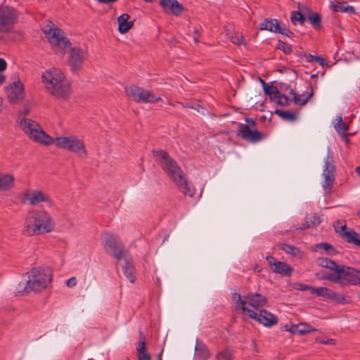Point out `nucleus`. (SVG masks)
<instances>
[{"label":"nucleus","mask_w":360,"mask_h":360,"mask_svg":"<svg viewBox=\"0 0 360 360\" xmlns=\"http://www.w3.org/2000/svg\"><path fill=\"white\" fill-rule=\"evenodd\" d=\"M153 156L155 162L176 184L179 189L185 195L192 198L195 189L186 180V175L176 162L163 150H153Z\"/></svg>","instance_id":"f257e3e1"},{"label":"nucleus","mask_w":360,"mask_h":360,"mask_svg":"<svg viewBox=\"0 0 360 360\" xmlns=\"http://www.w3.org/2000/svg\"><path fill=\"white\" fill-rule=\"evenodd\" d=\"M53 218L45 210H33L25 217L22 233L26 236H34L53 231L55 229Z\"/></svg>","instance_id":"f03ea898"},{"label":"nucleus","mask_w":360,"mask_h":360,"mask_svg":"<svg viewBox=\"0 0 360 360\" xmlns=\"http://www.w3.org/2000/svg\"><path fill=\"white\" fill-rule=\"evenodd\" d=\"M41 79L46 90L56 99L63 102L69 100L72 92L71 84L61 70H46Z\"/></svg>","instance_id":"7ed1b4c3"},{"label":"nucleus","mask_w":360,"mask_h":360,"mask_svg":"<svg viewBox=\"0 0 360 360\" xmlns=\"http://www.w3.org/2000/svg\"><path fill=\"white\" fill-rule=\"evenodd\" d=\"M26 274L28 288L32 292L44 290L52 280V270L48 266L33 267Z\"/></svg>","instance_id":"20e7f679"},{"label":"nucleus","mask_w":360,"mask_h":360,"mask_svg":"<svg viewBox=\"0 0 360 360\" xmlns=\"http://www.w3.org/2000/svg\"><path fill=\"white\" fill-rule=\"evenodd\" d=\"M232 299L236 304V309H241L246 316H248V311H252L248 306L255 310H258L267 304L266 297L257 292H250L243 297L240 293L235 292L232 295Z\"/></svg>","instance_id":"39448f33"},{"label":"nucleus","mask_w":360,"mask_h":360,"mask_svg":"<svg viewBox=\"0 0 360 360\" xmlns=\"http://www.w3.org/2000/svg\"><path fill=\"white\" fill-rule=\"evenodd\" d=\"M20 126L32 141L45 146L53 143V139L47 134L36 121L29 118H22L20 120Z\"/></svg>","instance_id":"423d86ee"},{"label":"nucleus","mask_w":360,"mask_h":360,"mask_svg":"<svg viewBox=\"0 0 360 360\" xmlns=\"http://www.w3.org/2000/svg\"><path fill=\"white\" fill-rule=\"evenodd\" d=\"M42 31L56 51L64 52L70 46V41L65 36L63 31L56 27L52 22H48L42 27Z\"/></svg>","instance_id":"0eeeda50"},{"label":"nucleus","mask_w":360,"mask_h":360,"mask_svg":"<svg viewBox=\"0 0 360 360\" xmlns=\"http://www.w3.org/2000/svg\"><path fill=\"white\" fill-rule=\"evenodd\" d=\"M53 143L57 147L70 151L79 158H86L88 156L84 141L77 136H59L53 139Z\"/></svg>","instance_id":"6e6552de"},{"label":"nucleus","mask_w":360,"mask_h":360,"mask_svg":"<svg viewBox=\"0 0 360 360\" xmlns=\"http://www.w3.org/2000/svg\"><path fill=\"white\" fill-rule=\"evenodd\" d=\"M336 167L334 164V155L330 148H328L327 156L324 160V167L322 176L323 180L321 186L326 195H330L333 193V188L335 181Z\"/></svg>","instance_id":"1a4fd4ad"},{"label":"nucleus","mask_w":360,"mask_h":360,"mask_svg":"<svg viewBox=\"0 0 360 360\" xmlns=\"http://www.w3.org/2000/svg\"><path fill=\"white\" fill-rule=\"evenodd\" d=\"M102 243L105 251L118 262L126 257L128 251L117 236L105 233L102 235Z\"/></svg>","instance_id":"9d476101"},{"label":"nucleus","mask_w":360,"mask_h":360,"mask_svg":"<svg viewBox=\"0 0 360 360\" xmlns=\"http://www.w3.org/2000/svg\"><path fill=\"white\" fill-rule=\"evenodd\" d=\"M245 124H240L237 136L250 143H258L262 141L265 135L256 129V122L252 118H246Z\"/></svg>","instance_id":"9b49d317"},{"label":"nucleus","mask_w":360,"mask_h":360,"mask_svg":"<svg viewBox=\"0 0 360 360\" xmlns=\"http://www.w3.org/2000/svg\"><path fill=\"white\" fill-rule=\"evenodd\" d=\"M126 95L136 103H155L161 101L160 96L156 97L151 91L135 85L125 88Z\"/></svg>","instance_id":"f8f14e48"},{"label":"nucleus","mask_w":360,"mask_h":360,"mask_svg":"<svg viewBox=\"0 0 360 360\" xmlns=\"http://www.w3.org/2000/svg\"><path fill=\"white\" fill-rule=\"evenodd\" d=\"M18 19L16 10L8 6L0 7V33L11 32Z\"/></svg>","instance_id":"ddd939ff"},{"label":"nucleus","mask_w":360,"mask_h":360,"mask_svg":"<svg viewBox=\"0 0 360 360\" xmlns=\"http://www.w3.org/2000/svg\"><path fill=\"white\" fill-rule=\"evenodd\" d=\"M22 201L27 202L31 206H37L41 202H46L48 205H53V200L45 192L37 189H28L20 193Z\"/></svg>","instance_id":"4468645a"},{"label":"nucleus","mask_w":360,"mask_h":360,"mask_svg":"<svg viewBox=\"0 0 360 360\" xmlns=\"http://www.w3.org/2000/svg\"><path fill=\"white\" fill-rule=\"evenodd\" d=\"M87 58V53L80 47L71 48L68 52V63L73 72L77 73Z\"/></svg>","instance_id":"2eb2a0df"},{"label":"nucleus","mask_w":360,"mask_h":360,"mask_svg":"<svg viewBox=\"0 0 360 360\" xmlns=\"http://www.w3.org/2000/svg\"><path fill=\"white\" fill-rule=\"evenodd\" d=\"M340 280L339 285L341 286L353 285L360 286V271L350 267L342 265L340 269Z\"/></svg>","instance_id":"dca6fc26"},{"label":"nucleus","mask_w":360,"mask_h":360,"mask_svg":"<svg viewBox=\"0 0 360 360\" xmlns=\"http://www.w3.org/2000/svg\"><path fill=\"white\" fill-rule=\"evenodd\" d=\"M248 316L257 321L265 327H271L277 324V316L266 309H261L259 313L255 311H248Z\"/></svg>","instance_id":"f3484780"},{"label":"nucleus","mask_w":360,"mask_h":360,"mask_svg":"<svg viewBox=\"0 0 360 360\" xmlns=\"http://www.w3.org/2000/svg\"><path fill=\"white\" fill-rule=\"evenodd\" d=\"M6 92L9 102L12 103L20 102L25 96L24 86L19 79L13 81L6 86Z\"/></svg>","instance_id":"a211bd4d"},{"label":"nucleus","mask_w":360,"mask_h":360,"mask_svg":"<svg viewBox=\"0 0 360 360\" xmlns=\"http://www.w3.org/2000/svg\"><path fill=\"white\" fill-rule=\"evenodd\" d=\"M311 293L317 296L326 297L340 304H347L349 302L347 297L340 293L335 292L326 287L315 288L312 286Z\"/></svg>","instance_id":"6ab92c4d"},{"label":"nucleus","mask_w":360,"mask_h":360,"mask_svg":"<svg viewBox=\"0 0 360 360\" xmlns=\"http://www.w3.org/2000/svg\"><path fill=\"white\" fill-rule=\"evenodd\" d=\"M160 4L165 12H171L175 15H178L183 10L177 0H161Z\"/></svg>","instance_id":"aec40b11"},{"label":"nucleus","mask_w":360,"mask_h":360,"mask_svg":"<svg viewBox=\"0 0 360 360\" xmlns=\"http://www.w3.org/2000/svg\"><path fill=\"white\" fill-rule=\"evenodd\" d=\"M130 15L123 13L117 18L118 30L120 33H127L134 25V21H129Z\"/></svg>","instance_id":"412c9836"},{"label":"nucleus","mask_w":360,"mask_h":360,"mask_svg":"<svg viewBox=\"0 0 360 360\" xmlns=\"http://www.w3.org/2000/svg\"><path fill=\"white\" fill-rule=\"evenodd\" d=\"M195 356L200 360H207L210 357V352L207 346L201 341L197 340L195 347Z\"/></svg>","instance_id":"4be33fe9"},{"label":"nucleus","mask_w":360,"mask_h":360,"mask_svg":"<svg viewBox=\"0 0 360 360\" xmlns=\"http://www.w3.org/2000/svg\"><path fill=\"white\" fill-rule=\"evenodd\" d=\"M309 11L307 20L312 27L317 30L321 27V16L316 12L311 11L308 7L302 6V11Z\"/></svg>","instance_id":"5701e85b"},{"label":"nucleus","mask_w":360,"mask_h":360,"mask_svg":"<svg viewBox=\"0 0 360 360\" xmlns=\"http://www.w3.org/2000/svg\"><path fill=\"white\" fill-rule=\"evenodd\" d=\"M280 25L279 21L276 19H265L259 24V29L276 33L277 31H279Z\"/></svg>","instance_id":"b1692460"},{"label":"nucleus","mask_w":360,"mask_h":360,"mask_svg":"<svg viewBox=\"0 0 360 360\" xmlns=\"http://www.w3.org/2000/svg\"><path fill=\"white\" fill-rule=\"evenodd\" d=\"M15 178L12 174L0 173V191H9L14 186Z\"/></svg>","instance_id":"393cba45"},{"label":"nucleus","mask_w":360,"mask_h":360,"mask_svg":"<svg viewBox=\"0 0 360 360\" xmlns=\"http://www.w3.org/2000/svg\"><path fill=\"white\" fill-rule=\"evenodd\" d=\"M224 30L227 37L233 44L236 45H245V43L244 42L243 40V37L240 32H236L235 30H232L230 27H228L227 26L224 27Z\"/></svg>","instance_id":"a878e982"},{"label":"nucleus","mask_w":360,"mask_h":360,"mask_svg":"<svg viewBox=\"0 0 360 360\" xmlns=\"http://www.w3.org/2000/svg\"><path fill=\"white\" fill-rule=\"evenodd\" d=\"M124 259V262L122 266L124 274L131 283H134L136 278L134 266L128 259Z\"/></svg>","instance_id":"bb28decb"},{"label":"nucleus","mask_w":360,"mask_h":360,"mask_svg":"<svg viewBox=\"0 0 360 360\" xmlns=\"http://www.w3.org/2000/svg\"><path fill=\"white\" fill-rule=\"evenodd\" d=\"M336 121L337 122L334 124L335 130L341 136L346 138L348 135L347 131L349 130V127L343 122L341 115L336 117Z\"/></svg>","instance_id":"cd10ccee"},{"label":"nucleus","mask_w":360,"mask_h":360,"mask_svg":"<svg viewBox=\"0 0 360 360\" xmlns=\"http://www.w3.org/2000/svg\"><path fill=\"white\" fill-rule=\"evenodd\" d=\"M340 269H337L336 271H332L331 272H322L319 274V278L323 280H328L333 283H338L340 280Z\"/></svg>","instance_id":"c85d7f7f"},{"label":"nucleus","mask_w":360,"mask_h":360,"mask_svg":"<svg viewBox=\"0 0 360 360\" xmlns=\"http://www.w3.org/2000/svg\"><path fill=\"white\" fill-rule=\"evenodd\" d=\"M272 271L277 274L288 276L291 274L292 269L288 264L283 262H278L272 269Z\"/></svg>","instance_id":"c756f323"},{"label":"nucleus","mask_w":360,"mask_h":360,"mask_svg":"<svg viewBox=\"0 0 360 360\" xmlns=\"http://www.w3.org/2000/svg\"><path fill=\"white\" fill-rule=\"evenodd\" d=\"M291 330L293 333L304 335V334L309 333H311L313 331H316V329L313 328L309 324L301 323L297 326H294L292 328Z\"/></svg>","instance_id":"7c9ffc66"},{"label":"nucleus","mask_w":360,"mask_h":360,"mask_svg":"<svg viewBox=\"0 0 360 360\" xmlns=\"http://www.w3.org/2000/svg\"><path fill=\"white\" fill-rule=\"evenodd\" d=\"M333 10L335 12L340 11L348 14H354L356 13L354 7L352 6L347 5V3L345 1L338 2L335 5H333Z\"/></svg>","instance_id":"2f4dec72"},{"label":"nucleus","mask_w":360,"mask_h":360,"mask_svg":"<svg viewBox=\"0 0 360 360\" xmlns=\"http://www.w3.org/2000/svg\"><path fill=\"white\" fill-rule=\"evenodd\" d=\"M321 222V217L317 214H309L306 217L305 224L303 227H301L300 229H309L311 227L316 226L320 224Z\"/></svg>","instance_id":"473e14b6"},{"label":"nucleus","mask_w":360,"mask_h":360,"mask_svg":"<svg viewBox=\"0 0 360 360\" xmlns=\"http://www.w3.org/2000/svg\"><path fill=\"white\" fill-rule=\"evenodd\" d=\"M318 264L322 267L329 269L331 271H336L337 269H341L342 265L337 264L334 261L328 258H319Z\"/></svg>","instance_id":"72a5a7b5"},{"label":"nucleus","mask_w":360,"mask_h":360,"mask_svg":"<svg viewBox=\"0 0 360 360\" xmlns=\"http://www.w3.org/2000/svg\"><path fill=\"white\" fill-rule=\"evenodd\" d=\"M290 93L293 96L294 103L301 105H305L312 96V93L298 95L296 94L292 89L290 91Z\"/></svg>","instance_id":"f704fd0d"},{"label":"nucleus","mask_w":360,"mask_h":360,"mask_svg":"<svg viewBox=\"0 0 360 360\" xmlns=\"http://www.w3.org/2000/svg\"><path fill=\"white\" fill-rule=\"evenodd\" d=\"M348 243H354L358 246L360 245V239L358 238V233L354 230L345 231L342 234Z\"/></svg>","instance_id":"c9c22d12"},{"label":"nucleus","mask_w":360,"mask_h":360,"mask_svg":"<svg viewBox=\"0 0 360 360\" xmlns=\"http://www.w3.org/2000/svg\"><path fill=\"white\" fill-rule=\"evenodd\" d=\"M275 113L285 121L294 122L297 119V115L290 111L276 109Z\"/></svg>","instance_id":"e433bc0d"},{"label":"nucleus","mask_w":360,"mask_h":360,"mask_svg":"<svg viewBox=\"0 0 360 360\" xmlns=\"http://www.w3.org/2000/svg\"><path fill=\"white\" fill-rule=\"evenodd\" d=\"M299 8L302 10V7L299 6ZM302 12V11H295L291 12L290 19H291L292 22L294 25H296L297 21L300 22V23L301 25H303L304 23L306 18Z\"/></svg>","instance_id":"4c0bfd02"},{"label":"nucleus","mask_w":360,"mask_h":360,"mask_svg":"<svg viewBox=\"0 0 360 360\" xmlns=\"http://www.w3.org/2000/svg\"><path fill=\"white\" fill-rule=\"evenodd\" d=\"M264 91L270 96L271 100L276 101V96L279 94L278 88L274 85L264 84Z\"/></svg>","instance_id":"58836bf2"},{"label":"nucleus","mask_w":360,"mask_h":360,"mask_svg":"<svg viewBox=\"0 0 360 360\" xmlns=\"http://www.w3.org/2000/svg\"><path fill=\"white\" fill-rule=\"evenodd\" d=\"M30 292H32L31 289H29L27 281L26 283L20 282L15 287V292L16 295H27Z\"/></svg>","instance_id":"ea45409f"},{"label":"nucleus","mask_w":360,"mask_h":360,"mask_svg":"<svg viewBox=\"0 0 360 360\" xmlns=\"http://www.w3.org/2000/svg\"><path fill=\"white\" fill-rule=\"evenodd\" d=\"M305 56L307 58V60L309 63L316 62L319 63L322 67L328 65L326 60L321 56H312L311 54H307Z\"/></svg>","instance_id":"a19ab883"},{"label":"nucleus","mask_w":360,"mask_h":360,"mask_svg":"<svg viewBox=\"0 0 360 360\" xmlns=\"http://www.w3.org/2000/svg\"><path fill=\"white\" fill-rule=\"evenodd\" d=\"M233 352L229 349H226L217 353L216 358L217 360H231Z\"/></svg>","instance_id":"79ce46f5"},{"label":"nucleus","mask_w":360,"mask_h":360,"mask_svg":"<svg viewBox=\"0 0 360 360\" xmlns=\"http://www.w3.org/2000/svg\"><path fill=\"white\" fill-rule=\"evenodd\" d=\"M281 249L286 253L290 254L293 256H299L300 254V251L298 248L293 247L290 245L283 244Z\"/></svg>","instance_id":"37998d69"},{"label":"nucleus","mask_w":360,"mask_h":360,"mask_svg":"<svg viewBox=\"0 0 360 360\" xmlns=\"http://www.w3.org/2000/svg\"><path fill=\"white\" fill-rule=\"evenodd\" d=\"M137 352L138 355H140V354H144L147 352L146 347V342H145V338L143 335V333H140V341L138 343L137 347Z\"/></svg>","instance_id":"c03bdc74"},{"label":"nucleus","mask_w":360,"mask_h":360,"mask_svg":"<svg viewBox=\"0 0 360 360\" xmlns=\"http://www.w3.org/2000/svg\"><path fill=\"white\" fill-rule=\"evenodd\" d=\"M334 228L338 233H340L342 235V233L346 231V223L344 220L337 221L334 224Z\"/></svg>","instance_id":"a18cd8bd"},{"label":"nucleus","mask_w":360,"mask_h":360,"mask_svg":"<svg viewBox=\"0 0 360 360\" xmlns=\"http://www.w3.org/2000/svg\"><path fill=\"white\" fill-rule=\"evenodd\" d=\"M277 48L282 50L285 54H290L292 52V47L281 40L278 41Z\"/></svg>","instance_id":"49530a36"},{"label":"nucleus","mask_w":360,"mask_h":360,"mask_svg":"<svg viewBox=\"0 0 360 360\" xmlns=\"http://www.w3.org/2000/svg\"><path fill=\"white\" fill-rule=\"evenodd\" d=\"M288 101H289V99L287 96H285L284 94H281L279 93L278 94V96H276V100L275 101H276L278 105L285 106L288 104Z\"/></svg>","instance_id":"de8ad7c7"},{"label":"nucleus","mask_w":360,"mask_h":360,"mask_svg":"<svg viewBox=\"0 0 360 360\" xmlns=\"http://www.w3.org/2000/svg\"><path fill=\"white\" fill-rule=\"evenodd\" d=\"M276 33H280L284 36L291 37L293 35V33L288 28L285 27V25L279 26V31H277Z\"/></svg>","instance_id":"09e8293b"},{"label":"nucleus","mask_w":360,"mask_h":360,"mask_svg":"<svg viewBox=\"0 0 360 360\" xmlns=\"http://www.w3.org/2000/svg\"><path fill=\"white\" fill-rule=\"evenodd\" d=\"M316 248L322 249L324 251L328 252H330V250H333V247L330 244L326 243H321L317 244Z\"/></svg>","instance_id":"8fccbe9b"},{"label":"nucleus","mask_w":360,"mask_h":360,"mask_svg":"<svg viewBox=\"0 0 360 360\" xmlns=\"http://www.w3.org/2000/svg\"><path fill=\"white\" fill-rule=\"evenodd\" d=\"M295 288L300 290H309L311 291V288H312V286L307 285L306 284H303L301 283H297L295 284Z\"/></svg>","instance_id":"3c124183"},{"label":"nucleus","mask_w":360,"mask_h":360,"mask_svg":"<svg viewBox=\"0 0 360 360\" xmlns=\"http://www.w3.org/2000/svg\"><path fill=\"white\" fill-rule=\"evenodd\" d=\"M316 342H318L320 344H326V345H333V344H335V340L334 339H327L326 340H324L319 338H317L316 339Z\"/></svg>","instance_id":"603ef678"},{"label":"nucleus","mask_w":360,"mask_h":360,"mask_svg":"<svg viewBox=\"0 0 360 360\" xmlns=\"http://www.w3.org/2000/svg\"><path fill=\"white\" fill-rule=\"evenodd\" d=\"M66 285L69 288H72L77 285V279L75 277H71L66 281Z\"/></svg>","instance_id":"864d4df0"},{"label":"nucleus","mask_w":360,"mask_h":360,"mask_svg":"<svg viewBox=\"0 0 360 360\" xmlns=\"http://www.w3.org/2000/svg\"><path fill=\"white\" fill-rule=\"evenodd\" d=\"M266 259L267 262L269 263V264L272 267V269L275 266V265L278 262L277 261H276L275 258L273 257L272 256H267L266 257Z\"/></svg>","instance_id":"5fc2aeb1"},{"label":"nucleus","mask_w":360,"mask_h":360,"mask_svg":"<svg viewBox=\"0 0 360 360\" xmlns=\"http://www.w3.org/2000/svg\"><path fill=\"white\" fill-rule=\"evenodd\" d=\"M6 62L4 59L0 58V72H3L6 69Z\"/></svg>","instance_id":"6e6d98bb"},{"label":"nucleus","mask_w":360,"mask_h":360,"mask_svg":"<svg viewBox=\"0 0 360 360\" xmlns=\"http://www.w3.org/2000/svg\"><path fill=\"white\" fill-rule=\"evenodd\" d=\"M139 360H150V355L146 352L144 354H140V355H138Z\"/></svg>","instance_id":"4d7b16f0"},{"label":"nucleus","mask_w":360,"mask_h":360,"mask_svg":"<svg viewBox=\"0 0 360 360\" xmlns=\"http://www.w3.org/2000/svg\"><path fill=\"white\" fill-rule=\"evenodd\" d=\"M101 4H110L116 2L117 0H97Z\"/></svg>","instance_id":"13d9d810"},{"label":"nucleus","mask_w":360,"mask_h":360,"mask_svg":"<svg viewBox=\"0 0 360 360\" xmlns=\"http://www.w3.org/2000/svg\"><path fill=\"white\" fill-rule=\"evenodd\" d=\"M29 112L30 110L28 108H25L22 110V112H20V116L27 115V114H29Z\"/></svg>","instance_id":"bf43d9fd"},{"label":"nucleus","mask_w":360,"mask_h":360,"mask_svg":"<svg viewBox=\"0 0 360 360\" xmlns=\"http://www.w3.org/2000/svg\"><path fill=\"white\" fill-rule=\"evenodd\" d=\"M5 81V77L4 75L0 73V84H3Z\"/></svg>","instance_id":"052dcab7"},{"label":"nucleus","mask_w":360,"mask_h":360,"mask_svg":"<svg viewBox=\"0 0 360 360\" xmlns=\"http://www.w3.org/2000/svg\"><path fill=\"white\" fill-rule=\"evenodd\" d=\"M3 109V99L0 97V112Z\"/></svg>","instance_id":"680f3d73"},{"label":"nucleus","mask_w":360,"mask_h":360,"mask_svg":"<svg viewBox=\"0 0 360 360\" xmlns=\"http://www.w3.org/2000/svg\"><path fill=\"white\" fill-rule=\"evenodd\" d=\"M355 170H356V172L357 173V174L360 176V166L356 167Z\"/></svg>","instance_id":"e2e57ef3"},{"label":"nucleus","mask_w":360,"mask_h":360,"mask_svg":"<svg viewBox=\"0 0 360 360\" xmlns=\"http://www.w3.org/2000/svg\"><path fill=\"white\" fill-rule=\"evenodd\" d=\"M162 352H163V350H162L161 352L158 354V360H162Z\"/></svg>","instance_id":"0e129e2a"},{"label":"nucleus","mask_w":360,"mask_h":360,"mask_svg":"<svg viewBox=\"0 0 360 360\" xmlns=\"http://www.w3.org/2000/svg\"><path fill=\"white\" fill-rule=\"evenodd\" d=\"M260 81L262 84V86H263V89H264V84H267L264 81H263L262 79H260Z\"/></svg>","instance_id":"69168bd1"},{"label":"nucleus","mask_w":360,"mask_h":360,"mask_svg":"<svg viewBox=\"0 0 360 360\" xmlns=\"http://www.w3.org/2000/svg\"><path fill=\"white\" fill-rule=\"evenodd\" d=\"M184 107H185V108H193V107H191V106H190V105H187V104H186V105H184Z\"/></svg>","instance_id":"338daca9"},{"label":"nucleus","mask_w":360,"mask_h":360,"mask_svg":"<svg viewBox=\"0 0 360 360\" xmlns=\"http://www.w3.org/2000/svg\"><path fill=\"white\" fill-rule=\"evenodd\" d=\"M357 216L360 218V210L357 212Z\"/></svg>","instance_id":"774afa93"}]
</instances>
